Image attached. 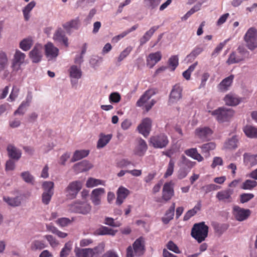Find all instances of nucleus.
Here are the masks:
<instances>
[{
	"instance_id": "nucleus-59",
	"label": "nucleus",
	"mask_w": 257,
	"mask_h": 257,
	"mask_svg": "<svg viewBox=\"0 0 257 257\" xmlns=\"http://www.w3.org/2000/svg\"><path fill=\"white\" fill-rule=\"evenodd\" d=\"M200 148L201 149L202 153H207L215 149L216 145L213 142H210L202 145Z\"/></svg>"
},
{
	"instance_id": "nucleus-63",
	"label": "nucleus",
	"mask_w": 257,
	"mask_h": 257,
	"mask_svg": "<svg viewBox=\"0 0 257 257\" xmlns=\"http://www.w3.org/2000/svg\"><path fill=\"white\" fill-rule=\"evenodd\" d=\"M200 5H196L190 9L182 18V20H187L193 14L200 10Z\"/></svg>"
},
{
	"instance_id": "nucleus-52",
	"label": "nucleus",
	"mask_w": 257,
	"mask_h": 257,
	"mask_svg": "<svg viewBox=\"0 0 257 257\" xmlns=\"http://www.w3.org/2000/svg\"><path fill=\"white\" fill-rule=\"evenodd\" d=\"M8 59L7 54L3 51L0 52V71L4 70L7 67Z\"/></svg>"
},
{
	"instance_id": "nucleus-19",
	"label": "nucleus",
	"mask_w": 257,
	"mask_h": 257,
	"mask_svg": "<svg viewBox=\"0 0 257 257\" xmlns=\"http://www.w3.org/2000/svg\"><path fill=\"white\" fill-rule=\"evenodd\" d=\"M195 134L196 137L204 141L208 139L212 131L208 127H200L195 130Z\"/></svg>"
},
{
	"instance_id": "nucleus-10",
	"label": "nucleus",
	"mask_w": 257,
	"mask_h": 257,
	"mask_svg": "<svg viewBox=\"0 0 257 257\" xmlns=\"http://www.w3.org/2000/svg\"><path fill=\"white\" fill-rule=\"evenodd\" d=\"M182 90V87L179 84H176L173 87L169 95V105L175 104L181 99Z\"/></svg>"
},
{
	"instance_id": "nucleus-34",
	"label": "nucleus",
	"mask_w": 257,
	"mask_h": 257,
	"mask_svg": "<svg viewBox=\"0 0 257 257\" xmlns=\"http://www.w3.org/2000/svg\"><path fill=\"white\" fill-rule=\"evenodd\" d=\"M112 136L111 134L104 135L101 134L97 144V148H102L106 146L111 139Z\"/></svg>"
},
{
	"instance_id": "nucleus-44",
	"label": "nucleus",
	"mask_w": 257,
	"mask_h": 257,
	"mask_svg": "<svg viewBox=\"0 0 257 257\" xmlns=\"http://www.w3.org/2000/svg\"><path fill=\"white\" fill-rule=\"evenodd\" d=\"M237 139L235 136L227 140L224 144V147L227 149H234L237 147Z\"/></svg>"
},
{
	"instance_id": "nucleus-7",
	"label": "nucleus",
	"mask_w": 257,
	"mask_h": 257,
	"mask_svg": "<svg viewBox=\"0 0 257 257\" xmlns=\"http://www.w3.org/2000/svg\"><path fill=\"white\" fill-rule=\"evenodd\" d=\"M209 112L215 116L218 121L222 122L228 121L234 115V112L232 109L219 107L218 109L209 111Z\"/></svg>"
},
{
	"instance_id": "nucleus-30",
	"label": "nucleus",
	"mask_w": 257,
	"mask_h": 257,
	"mask_svg": "<svg viewBox=\"0 0 257 257\" xmlns=\"http://www.w3.org/2000/svg\"><path fill=\"white\" fill-rule=\"evenodd\" d=\"M175 208V203L173 202L169 209L167 210L165 216L162 218V220L164 224L168 223L173 218Z\"/></svg>"
},
{
	"instance_id": "nucleus-53",
	"label": "nucleus",
	"mask_w": 257,
	"mask_h": 257,
	"mask_svg": "<svg viewBox=\"0 0 257 257\" xmlns=\"http://www.w3.org/2000/svg\"><path fill=\"white\" fill-rule=\"evenodd\" d=\"M133 50V47L131 46L127 47L124 49L119 54L117 58V61L118 62H120L123 59H124Z\"/></svg>"
},
{
	"instance_id": "nucleus-35",
	"label": "nucleus",
	"mask_w": 257,
	"mask_h": 257,
	"mask_svg": "<svg viewBox=\"0 0 257 257\" xmlns=\"http://www.w3.org/2000/svg\"><path fill=\"white\" fill-rule=\"evenodd\" d=\"M35 6L36 3L34 1H32L23 8L22 12L25 21H27L30 19V13Z\"/></svg>"
},
{
	"instance_id": "nucleus-16",
	"label": "nucleus",
	"mask_w": 257,
	"mask_h": 257,
	"mask_svg": "<svg viewBox=\"0 0 257 257\" xmlns=\"http://www.w3.org/2000/svg\"><path fill=\"white\" fill-rule=\"evenodd\" d=\"M151 126L152 120L150 118L147 117L142 120V123L139 125L137 128L140 134L147 137L150 134Z\"/></svg>"
},
{
	"instance_id": "nucleus-26",
	"label": "nucleus",
	"mask_w": 257,
	"mask_h": 257,
	"mask_svg": "<svg viewBox=\"0 0 257 257\" xmlns=\"http://www.w3.org/2000/svg\"><path fill=\"white\" fill-rule=\"evenodd\" d=\"M224 100L225 104L229 106L237 105L240 102V98L236 95L232 93L227 94L225 96Z\"/></svg>"
},
{
	"instance_id": "nucleus-12",
	"label": "nucleus",
	"mask_w": 257,
	"mask_h": 257,
	"mask_svg": "<svg viewBox=\"0 0 257 257\" xmlns=\"http://www.w3.org/2000/svg\"><path fill=\"white\" fill-rule=\"evenodd\" d=\"M45 54L48 61L55 60L59 55V50L51 42L45 45Z\"/></svg>"
},
{
	"instance_id": "nucleus-40",
	"label": "nucleus",
	"mask_w": 257,
	"mask_h": 257,
	"mask_svg": "<svg viewBox=\"0 0 257 257\" xmlns=\"http://www.w3.org/2000/svg\"><path fill=\"white\" fill-rule=\"evenodd\" d=\"M196 162L191 161L186 158L184 155H182L181 157L180 166H184L186 169L191 170V169L195 166Z\"/></svg>"
},
{
	"instance_id": "nucleus-58",
	"label": "nucleus",
	"mask_w": 257,
	"mask_h": 257,
	"mask_svg": "<svg viewBox=\"0 0 257 257\" xmlns=\"http://www.w3.org/2000/svg\"><path fill=\"white\" fill-rule=\"evenodd\" d=\"M190 170L186 169L184 166H180L177 172V178L181 180L185 178L190 172Z\"/></svg>"
},
{
	"instance_id": "nucleus-31",
	"label": "nucleus",
	"mask_w": 257,
	"mask_h": 257,
	"mask_svg": "<svg viewBox=\"0 0 257 257\" xmlns=\"http://www.w3.org/2000/svg\"><path fill=\"white\" fill-rule=\"evenodd\" d=\"M47 244L44 240L34 239L31 243L30 248L33 251L42 250L47 247Z\"/></svg>"
},
{
	"instance_id": "nucleus-28",
	"label": "nucleus",
	"mask_w": 257,
	"mask_h": 257,
	"mask_svg": "<svg viewBox=\"0 0 257 257\" xmlns=\"http://www.w3.org/2000/svg\"><path fill=\"white\" fill-rule=\"evenodd\" d=\"M185 154L188 157L198 161L202 162L203 161V157L198 153L196 148H191L187 149L184 151Z\"/></svg>"
},
{
	"instance_id": "nucleus-25",
	"label": "nucleus",
	"mask_w": 257,
	"mask_h": 257,
	"mask_svg": "<svg viewBox=\"0 0 257 257\" xmlns=\"http://www.w3.org/2000/svg\"><path fill=\"white\" fill-rule=\"evenodd\" d=\"M53 39L55 41L63 43L66 47L68 46V38L61 29H58L56 31L53 35Z\"/></svg>"
},
{
	"instance_id": "nucleus-64",
	"label": "nucleus",
	"mask_w": 257,
	"mask_h": 257,
	"mask_svg": "<svg viewBox=\"0 0 257 257\" xmlns=\"http://www.w3.org/2000/svg\"><path fill=\"white\" fill-rule=\"evenodd\" d=\"M53 193H49L46 192H43L42 194V202L45 205H48L52 198Z\"/></svg>"
},
{
	"instance_id": "nucleus-22",
	"label": "nucleus",
	"mask_w": 257,
	"mask_h": 257,
	"mask_svg": "<svg viewBox=\"0 0 257 257\" xmlns=\"http://www.w3.org/2000/svg\"><path fill=\"white\" fill-rule=\"evenodd\" d=\"M81 25V22L79 17H76L63 25V27L67 32L70 33L71 29L78 30Z\"/></svg>"
},
{
	"instance_id": "nucleus-2",
	"label": "nucleus",
	"mask_w": 257,
	"mask_h": 257,
	"mask_svg": "<svg viewBox=\"0 0 257 257\" xmlns=\"http://www.w3.org/2000/svg\"><path fill=\"white\" fill-rule=\"evenodd\" d=\"M208 227L204 222L196 223L194 225L191 230V235L198 242H201L207 236Z\"/></svg>"
},
{
	"instance_id": "nucleus-18",
	"label": "nucleus",
	"mask_w": 257,
	"mask_h": 257,
	"mask_svg": "<svg viewBox=\"0 0 257 257\" xmlns=\"http://www.w3.org/2000/svg\"><path fill=\"white\" fill-rule=\"evenodd\" d=\"M71 83L73 86L77 83V80L81 77L82 71L80 66L72 65L69 69Z\"/></svg>"
},
{
	"instance_id": "nucleus-49",
	"label": "nucleus",
	"mask_w": 257,
	"mask_h": 257,
	"mask_svg": "<svg viewBox=\"0 0 257 257\" xmlns=\"http://www.w3.org/2000/svg\"><path fill=\"white\" fill-rule=\"evenodd\" d=\"M73 219H70L67 217L59 218L55 221V223L58 226L64 227L70 225L73 221Z\"/></svg>"
},
{
	"instance_id": "nucleus-56",
	"label": "nucleus",
	"mask_w": 257,
	"mask_h": 257,
	"mask_svg": "<svg viewBox=\"0 0 257 257\" xmlns=\"http://www.w3.org/2000/svg\"><path fill=\"white\" fill-rule=\"evenodd\" d=\"M174 161L173 160H170L168 163L167 170L165 173L164 174V178H167L173 174L174 172Z\"/></svg>"
},
{
	"instance_id": "nucleus-60",
	"label": "nucleus",
	"mask_w": 257,
	"mask_h": 257,
	"mask_svg": "<svg viewBox=\"0 0 257 257\" xmlns=\"http://www.w3.org/2000/svg\"><path fill=\"white\" fill-rule=\"evenodd\" d=\"M133 163L131 161L125 159H121L117 160L116 163V166L119 168H126Z\"/></svg>"
},
{
	"instance_id": "nucleus-24",
	"label": "nucleus",
	"mask_w": 257,
	"mask_h": 257,
	"mask_svg": "<svg viewBox=\"0 0 257 257\" xmlns=\"http://www.w3.org/2000/svg\"><path fill=\"white\" fill-rule=\"evenodd\" d=\"M92 165L88 161L83 160L77 164H76L74 166L73 169L77 173H79L82 172L87 171L92 168Z\"/></svg>"
},
{
	"instance_id": "nucleus-27",
	"label": "nucleus",
	"mask_w": 257,
	"mask_h": 257,
	"mask_svg": "<svg viewBox=\"0 0 257 257\" xmlns=\"http://www.w3.org/2000/svg\"><path fill=\"white\" fill-rule=\"evenodd\" d=\"M159 27L158 26H153L151 27L149 30L147 31L140 40V45H143L149 41L155 31L158 29Z\"/></svg>"
},
{
	"instance_id": "nucleus-23",
	"label": "nucleus",
	"mask_w": 257,
	"mask_h": 257,
	"mask_svg": "<svg viewBox=\"0 0 257 257\" xmlns=\"http://www.w3.org/2000/svg\"><path fill=\"white\" fill-rule=\"evenodd\" d=\"M130 194V191L124 187L118 188L117 192V198L115 203L117 205H120Z\"/></svg>"
},
{
	"instance_id": "nucleus-57",
	"label": "nucleus",
	"mask_w": 257,
	"mask_h": 257,
	"mask_svg": "<svg viewBox=\"0 0 257 257\" xmlns=\"http://www.w3.org/2000/svg\"><path fill=\"white\" fill-rule=\"evenodd\" d=\"M229 39H226L223 42L220 43L215 48L213 52L212 53V56L215 57H216L220 51L222 50L224 46L227 44V43L229 41Z\"/></svg>"
},
{
	"instance_id": "nucleus-20",
	"label": "nucleus",
	"mask_w": 257,
	"mask_h": 257,
	"mask_svg": "<svg viewBox=\"0 0 257 257\" xmlns=\"http://www.w3.org/2000/svg\"><path fill=\"white\" fill-rule=\"evenodd\" d=\"M160 51L150 53L147 58V65L150 68H153L162 58Z\"/></svg>"
},
{
	"instance_id": "nucleus-29",
	"label": "nucleus",
	"mask_w": 257,
	"mask_h": 257,
	"mask_svg": "<svg viewBox=\"0 0 257 257\" xmlns=\"http://www.w3.org/2000/svg\"><path fill=\"white\" fill-rule=\"evenodd\" d=\"M203 50L204 48L201 45L196 46L190 53L187 56L186 59L187 61L189 62L193 61Z\"/></svg>"
},
{
	"instance_id": "nucleus-48",
	"label": "nucleus",
	"mask_w": 257,
	"mask_h": 257,
	"mask_svg": "<svg viewBox=\"0 0 257 257\" xmlns=\"http://www.w3.org/2000/svg\"><path fill=\"white\" fill-rule=\"evenodd\" d=\"M54 184L52 181H44L42 185V187L43 190V192L53 193L54 194Z\"/></svg>"
},
{
	"instance_id": "nucleus-21",
	"label": "nucleus",
	"mask_w": 257,
	"mask_h": 257,
	"mask_svg": "<svg viewBox=\"0 0 257 257\" xmlns=\"http://www.w3.org/2000/svg\"><path fill=\"white\" fill-rule=\"evenodd\" d=\"M233 191L230 189L219 191L217 193L216 197L220 201L230 203L232 201L231 195Z\"/></svg>"
},
{
	"instance_id": "nucleus-43",
	"label": "nucleus",
	"mask_w": 257,
	"mask_h": 257,
	"mask_svg": "<svg viewBox=\"0 0 257 257\" xmlns=\"http://www.w3.org/2000/svg\"><path fill=\"white\" fill-rule=\"evenodd\" d=\"M89 154V151L87 150H78L74 153L72 158V162L78 161L84 157L87 156Z\"/></svg>"
},
{
	"instance_id": "nucleus-15",
	"label": "nucleus",
	"mask_w": 257,
	"mask_h": 257,
	"mask_svg": "<svg viewBox=\"0 0 257 257\" xmlns=\"http://www.w3.org/2000/svg\"><path fill=\"white\" fill-rule=\"evenodd\" d=\"M105 189L98 188L93 189L90 194V200L94 206H98L101 203V197L105 194Z\"/></svg>"
},
{
	"instance_id": "nucleus-42",
	"label": "nucleus",
	"mask_w": 257,
	"mask_h": 257,
	"mask_svg": "<svg viewBox=\"0 0 257 257\" xmlns=\"http://www.w3.org/2000/svg\"><path fill=\"white\" fill-rule=\"evenodd\" d=\"M233 79V76L230 75L224 79L219 84V88L221 91H226L230 86Z\"/></svg>"
},
{
	"instance_id": "nucleus-51",
	"label": "nucleus",
	"mask_w": 257,
	"mask_h": 257,
	"mask_svg": "<svg viewBox=\"0 0 257 257\" xmlns=\"http://www.w3.org/2000/svg\"><path fill=\"white\" fill-rule=\"evenodd\" d=\"M72 243L69 241L65 244L60 253V257H67L72 249Z\"/></svg>"
},
{
	"instance_id": "nucleus-54",
	"label": "nucleus",
	"mask_w": 257,
	"mask_h": 257,
	"mask_svg": "<svg viewBox=\"0 0 257 257\" xmlns=\"http://www.w3.org/2000/svg\"><path fill=\"white\" fill-rule=\"evenodd\" d=\"M179 64V59L177 55L172 56L168 60L169 67L172 71H174L178 66Z\"/></svg>"
},
{
	"instance_id": "nucleus-8",
	"label": "nucleus",
	"mask_w": 257,
	"mask_h": 257,
	"mask_svg": "<svg viewBox=\"0 0 257 257\" xmlns=\"http://www.w3.org/2000/svg\"><path fill=\"white\" fill-rule=\"evenodd\" d=\"M82 187V183L80 181H75L70 183L65 189L66 196L71 199L76 198Z\"/></svg>"
},
{
	"instance_id": "nucleus-41",
	"label": "nucleus",
	"mask_w": 257,
	"mask_h": 257,
	"mask_svg": "<svg viewBox=\"0 0 257 257\" xmlns=\"http://www.w3.org/2000/svg\"><path fill=\"white\" fill-rule=\"evenodd\" d=\"M201 204L200 202H198L194 207L188 210L184 215L183 220L187 221L189 220L192 216H194L198 211L200 210Z\"/></svg>"
},
{
	"instance_id": "nucleus-3",
	"label": "nucleus",
	"mask_w": 257,
	"mask_h": 257,
	"mask_svg": "<svg viewBox=\"0 0 257 257\" xmlns=\"http://www.w3.org/2000/svg\"><path fill=\"white\" fill-rule=\"evenodd\" d=\"M91 206L87 201L77 200L69 205V210L71 212L87 215L91 210Z\"/></svg>"
},
{
	"instance_id": "nucleus-61",
	"label": "nucleus",
	"mask_w": 257,
	"mask_h": 257,
	"mask_svg": "<svg viewBox=\"0 0 257 257\" xmlns=\"http://www.w3.org/2000/svg\"><path fill=\"white\" fill-rule=\"evenodd\" d=\"M29 107L28 105L24 103L23 101L19 105L18 109L15 111V115H23L26 112L27 108Z\"/></svg>"
},
{
	"instance_id": "nucleus-11",
	"label": "nucleus",
	"mask_w": 257,
	"mask_h": 257,
	"mask_svg": "<svg viewBox=\"0 0 257 257\" xmlns=\"http://www.w3.org/2000/svg\"><path fill=\"white\" fill-rule=\"evenodd\" d=\"M26 55L20 50H16L12 61V67L14 71H18L25 62Z\"/></svg>"
},
{
	"instance_id": "nucleus-33",
	"label": "nucleus",
	"mask_w": 257,
	"mask_h": 257,
	"mask_svg": "<svg viewBox=\"0 0 257 257\" xmlns=\"http://www.w3.org/2000/svg\"><path fill=\"white\" fill-rule=\"evenodd\" d=\"M148 149L146 142L143 139H140L138 140V144L136 148V154L139 156H143L146 152Z\"/></svg>"
},
{
	"instance_id": "nucleus-47",
	"label": "nucleus",
	"mask_w": 257,
	"mask_h": 257,
	"mask_svg": "<svg viewBox=\"0 0 257 257\" xmlns=\"http://www.w3.org/2000/svg\"><path fill=\"white\" fill-rule=\"evenodd\" d=\"M4 200L9 205L13 207L18 206L21 203V201L19 197L10 198L8 197H4Z\"/></svg>"
},
{
	"instance_id": "nucleus-39",
	"label": "nucleus",
	"mask_w": 257,
	"mask_h": 257,
	"mask_svg": "<svg viewBox=\"0 0 257 257\" xmlns=\"http://www.w3.org/2000/svg\"><path fill=\"white\" fill-rule=\"evenodd\" d=\"M244 162L246 165L253 166L257 164V155L244 154L243 155Z\"/></svg>"
},
{
	"instance_id": "nucleus-45",
	"label": "nucleus",
	"mask_w": 257,
	"mask_h": 257,
	"mask_svg": "<svg viewBox=\"0 0 257 257\" xmlns=\"http://www.w3.org/2000/svg\"><path fill=\"white\" fill-rule=\"evenodd\" d=\"M257 186V182L255 180L247 179L245 180L241 186L243 190H251Z\"/></svg>"
},
{
	"instance_id": "nucleus-9",
	"label": "nucleus",
	"mask_w": 257,
	"mask_h": 257,
	"mask_svg": "<svg viewBox=\"0 0 257 257\" xmlns=\"http://www.w3.org/2000/svg\"><path fill=\"white\" fill-rule=\"evenodd\" d=\"M150 143L155 148L162 149L165 148L169 143L167 136L164 134L152 136L150 139Z\"/></svg>"
},
{
	"instance_id": "nucleus-38",
	"label": "nucleus",
	"mask_w": 257,
	"mask_h": 257,
	"mask_svg": "<svg viewBox=\"0 0 257 257\" xmlns=\"http://www.w3.org/2000/svg\"><path fill=\"white\" fill-rule=\"evenodd\" d=\"M245 135L250 138H257V128L251 125H246L243 128Z\"/></svg>"
},
{
	"instance_id": "nucleus-6",
	"label": "nucleus",
	"mask_w": 257,
	"mask_h": 257,
	"mask_svg": "<svg viewBox=\"0 0 257 257\" xmlns=\"http://www.w3.org/2000/svg\"><path fill=\"white\" fill-rule=\"evenodd\" d=\"M246 46L251 51L257 48V29L254 27L249 28L243 37Z\"/></svg>"
},
{
	"instance_id": "nucleus-62",
	"label": "nucleus",
	"mask_w": 257,
	"mask_h": 257,
	"mask_svg": "<svg viewBox=\"0 0 257 257\" xmlns=\"http://www.w3.org/2000/svg\"><path fill=\"white\" fill-rule=\"evenodd\" d=\"M220 188V187L214 184H210L204 186L202 187V189L205 191V193H208L212 191L216 190Z\"/></svg>"
},
{
	"instance_id": "nucleus-4",
	"label": "nucleus",
	"mask_w": 257,
	"mask_h": 257,
	"mask_svg": "<svg viewBox=\"0 0 257 257\" xmlns=\"http://www.w3.org/2000/svg\"><path fill=\"white\" fill-rule=\"evenodd\" d=\"M145 252L144 240L142 237L137 239L133 244L127 248L126 257L140 256Z\"/></svg>"
},
{
	"instance_id": "nucleus-55",
	"label": "nucleus",
	"mask_w": 257,
	"mask_h": 257,
	"mask_svg": "<svg viewBox=\"0 0 257 257\" xmlns=\"http://www.w3.org/2000/svg\"><path fill=\"white\" fill-rule=\"evenodd\" d=\"M23 180L27 183L33 184L34 178L33 176L29 172L25 171L21 174Z\"/></svg>"
},
{
	"instance_id": "nucleus-32",
	"label": "nucleus",
	"mask_w": 257,
	"mask_h": 257,
	"mask_svg": "<svg viewBox=\"0 0 257 257\" xmlns=\"http://www.w3.org/2000/svg\"><path fill=\"white\" fill-rule=\"evenodd\" d=\"M9 156L16 160H18L21 157V151L15 147L9 145L7 148Z\"/></svg>"
},
{
	"instance_id": "nucleus-37",
	"label": "nucleus",
	"mask_w": 257,
	"mask_h": 257,
	"mask_svg": "<svg viewBox=\"0 0 257 257\" xmlns=\"http://www.w3.org/2000/svg\"><path fill=\"white\" fill-rule=\"evenodd\" d=\"M98 185L104 186L105 182L100 179L90 177L87 179L86 182V186L87 188H93Z\"/></svg>"
},
{
	"instance_id": "nucleus-1",
	"label": "nucleus",
	"mask_w": 257,
	"mask_h": 257,
	"mask_svg": "<svg viewBox=\"0 0 257 257\" xmlns=\"http://www.w3.org/2000/svg\"><path fill=\"white\" fill-rule=\"evenodd\" d=\"M104 245L100 243L93 248H80L76 247L74 252L77 257H97L104 251Z\"/></svg>"
},
{
	"instance_id": "nucleus-46",
	"label": "nucleus",
	"mask_w": 257,
	"mask_h": 257,
	"mask_svg": "<svg viewBox=\"0 0 257 257\" xmlns=\"http://www.w3.org/2000/svg\"><path fill=\"white\" fill-rule=\"evenodd\" d=\"M116 232V231L106 226H102L97 230V233L101 235H110L114 236Z\"/></svg>"
},
{
	"instance_id": "nucleus-13",
	"label": "nucleus",
	"mask_w": 257,
	"mask_h": 257,
	"mask_svg": "<svg viewBox=\"0 0 257 257\" xmlns=\"http://www.w3.org/2000/svg\"><path fill=\"white\" fill-rule=\"evenodd\" d=\"M232 213L237 221H242L246 220L250 216L251 212L249 209L234 206L233 207Z\"/></svg>"
},
{
	"instance_id": "nucleus-5",
	"label": "nucleus",
	"mask_w": 257,
	"mask_h": 257,
	"mask_svg": "<svg viewBox=\"0 0 257 257\" xmlns=\"http://www.w3.org/2000/svg\"><path fill=\"white\" fill-rule=\"evenodd\" d=\"M155 93V91L153 89H150L146 91L137 101L136 103L137 106L139 107L144 106L146 110L148 111L156 102V100L154 99H152L149 101V99Z\"/></svg>"
},
{
	"instance_id": "nucleus-14",
	"label": "nucleus",
	"mask_w": 257,
	"mask_h": 257,
	"mask_svg": "<svg viewBox=\"0 0 257 257\" xmlns=\"http://www.w3.org/2000/svg\"><path fill=\"white\" fill-rule=\"evenodd\" d=\"M43 46L36 44L33 49L29 53V57L33 63H37L40 62L43 57Z\"/></svg>"
},
{
	"instance_id": "nucleus-36",
	"label": "nucleus",
	"mask_w": 257,
	"mask_h": 257,
	"mask_svg": "<svg viewBox=\"0 0 257 257\" xmlns=\"http://www.w3.org/2000/svg\"><path fill=\"white\" fill-rule=\"evenodd\" d=\"M33 44V39L31 37H28L23 39L20 43V48L25 51L30 49Z\"/></svg>"
},
{
	"instance_id": "nucleus-50",
	"label": "nucleus",
	"mask_w": 257,
	"mask_h": 257,
	"mask_svg": "<svg viewBox=\"0 0 257 257\" xmlns=\"http://www.w3.org/2000/svg\"><path fill=\"white\" fill-rule=\"evenodd\" d=\"M162 0H144V4L146 8L150 10H154L157 8Z\"/></svg>"
},
{
	"instance_id": "nucleus-17",
	"label": "nucleus",
	"mask_w": 257,
	"mask_h": 257,
	"mask_svg": "<svg viewBox=\"0 0 257 257\" xmlns=\"http://www.w3.org/2000/svg\"><path fill=\"white\" fill-rule=\"evenodd\" d=\"M174 195L173 183L172 181L164 184L162 190V198L164 200H170Z\"/></svg>"
}]
</instances>
